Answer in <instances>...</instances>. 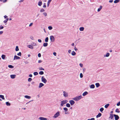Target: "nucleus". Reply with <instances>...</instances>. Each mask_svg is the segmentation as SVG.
<instances>
[{"instance_id": "31", "label": "nucleus", "mask_w": 120, "mask_h": 120, "mask_svg": "<svg viewBox=\"0 0 120 120\" xmlns=\"http://www.w3.org/2000/svg\"><path fill=\"white\" fill-rule=\"evenodd\" d=\"M6 105L7 106H9L11 105L10 103L8 102H6Z\"/></svg>"}, {"instance_id": "18", "label": "nucleus", "mask_w": 120, "mask_h": 120, "mask_svg": "<svg viewBox=\"0 0 120 120\" xmlns=\"http://www.w3.org/2000/svg\"><path fill=\"white\" fill-rule=\"evenodd\" d=\"M71 55L73 56H75L76 54V53L74 51H73L71 53Z\"/></svg>"}, {"instance_id": "11", "label": "nucleus", "mask_w": 120, "mask_h": 120, "mask_svg": "<svg viewBox=\"0 0 120 120\" xmlns=\"http://www.w3.org/2000/svg\"><path fill=\"white\" fill-rule=\"evenodd\" d=\"M39 119L40 120H47V119L46 118L41 117H40Z\"/></svg>"}, {"instance_id": "60", "label": "nucleus", "mask_w": 120, "mask_h": 120, "mask_svg": "<svg viewBox=\"0 0 120 120\" xmlns=\"http://www.w3.org/2000/svg\"><path fill=\"white\" fill-rule=\"evenodd\" d=\"M38 41L39 42H41V40L39 39L38 40Z\"/></svg>"}, {"instance_id": "55", "label": "nucleus", "mask_w": 120, "mask_h": 120, "mask_svg": "<svg viewBox=\"0 0 120 120\" xmlns=\"http://www.w3.org/2000/svg\"><path fill=\"white\" fill-rule=\"evenodd\" d=\"M79 65L81 67H82L83 66V64L82 63H80L79 64Z\"/></svg>"}, {"instance_id": "21", "label": "nucleus", "mask_w": 120, "mask_h": 120, "mask_svg": "<svg viewBox=\"0 0 120 120\" xmlns=\"http://www.w3.org/2000/svg\"><path fill=\"white\" fill-rule=\"evenodd\" d=\"M101 115V114L100 113H99L98 115H97L96 116V117L97 118H98L99 117H100Z\"/></svg>"}, {"instance_id": "1", "label": "nucleus", "mask_w": 120, "mask_h": 120, "mask_svg": "<svg viewBox=\"0 0 120 120\" xmlns=\"http://www.w3.org/2000/svg\"><path fill=\"white\" fill-rule=\"evenodd\" d=\"M82 98V96L80 95L79 96H76V97L73 98V99L75 101H77L79 100Z\"/></svg>"}, {"instance_id": "36", "label": "nucleus", "mask_w": 120, "mask_h": 120, "mask_svg": "<svg viewBox=\"0 0 120 120\" xmlns=\"http://www.w3.org/2000/svg\"><path fill=\"white\" fill-rule=\"evenodd\" d=\"M49 38L48 37H47L45 39V42H47L48 41Z\"/></svg>"}, {"instance_id": "59", "label": "nucleus", "mask_w": 120, "mask_h": 120, "mask_svg": "<svg viewBox=\"0 0 120 120\" xmlns=\"http://www.w3.org/2000/svg\"><path fill=\"white\" fill-rule=\"evenodd\" d=\"M38 57H40L41 56V55L40 53H39L38 54Z\"/></svg>"}, {"instance_id": "46", "label": "nucleus", "mask_w": 120, "mask_h": 120, "mask_svg": "<svg viewBox=\"0 0 120 120\" xmlns=\"http://www.w3.org/2000/svg\"><path fill=\"white\" fill-rule=\"evenodd\" d=\"M43 8H45L46 7V4L45 3H44L43 4Z\"/></svg>"}, {"instance_id": "54", "label": "nucleus", "mask_w": 120, "mask_h": 120, "mask_svg": "<svg viewBox=\"0 0 120 120\" xmlns=\"http://www.w3.org/2000/svg\"><path fill=\"white\" fill-rule=\"evenodd\" d=\"M33 24V23L32 22L29 25V27H30L32 26Z\"/></svg>"}, {"instance_id": "25", "label": "nucleus", "mask_w": 120, "mask_h": 120, "mask_svg": "<svg viewBox=\"0 0 120 120\" xmlns=\"http://www.w3.org/2000/svg\"><path fill=\"white\" fill-rule=\"evenodd\" d=\"M109 118H110L111 119H112V118H113V116L112 114L110 113Z\"/></svg>"}, {"instance_id": "45", "label": "nucleus", "mask_w": 120, "mask_h": 120, "mask_svg": "<svg viewBox=\"0 0 120 120\" xmlns=\"http://www.w3.org/2000/svg\"><path fill=\"white\" fill-rule=\"evenodd\" d=\"M17 55L18 56H21V52H19V53L17 54Z\"/></svg>"}, {"instance_id": "29", "label": "nucleus", "mask_w": 120, "mask_h": 120, "mask_svg": "<svg viewBox=\"0 0 120 120\" xmlns=\"http://www.w3.org/2000/svg\"><path fill=\"white\" fill-rule=\"evenodd\" d=\"M8 67L10 68H14V66L11 65H9Z\"/></svg>"}, {"instance_id": "58", "label": "nucleus", "mask_w": 120, "mask_h": 120, "mask_svg": "<svg viewBox=\"0 0 120 120\" xmlns=\"http://www.w3.org/2000/svg\"><path fill=\"white\" fill-rule=\"evenodd\" d=\"M53 55L55 56L56 55V52H54L53 53Z\"/></svg>"}, {"instance_id": "47", "label": "nucleus", "mask_w": 120, "mask_h": 120, "mask_svg": "<svg viewBox=\"0 0 120 120\" xmlns=\"http://www.w3.org/2000/svg\"><path fill=\"white\" fill-rule=\"evenodd\" d=\"M32 80V79L31 78H29L28 79V81L29 82H31Z\"/></svg>"}, {"instance_id": "28", "label": "nucleus", "mask_w": 120, "mask_h": 120, "mask_svg": "<svg viewBox=\"0 0 120 120\" xmlns=\"http://www.w3.org/2000/svg\"><path fill=\"white\" fill-rule=\"evenodd\" d=\"M0 98H2L3 100L4 99V95H0Z\"/></svg>"}, {"instance_id": "13", "label": "nucleus", "mask_w": 120, "mask_h": 120, "mask_svg": "<svg viewBox=\"0 0 120 120\" xmlns=\"http://www.w3.org/2000/svg\"><path fill=\"white\" fill-rule=\"evenodd\" d=\"M110 55V54L109 52H107L106 53V55H104V57H108Z\"/></svg>"}, {"instance_id": "56", "label": "nucleus", "mask_w": 120, "mask_h": 120, "mask_svg": "<svg viewBox=\"0 0 120 120\" xmlns=\"http://www.w3.org/2000/svg\"><path fill=\"white\" fill-rule=\"evenodd\" d=\"M30 38L32 40H33L34 38V37L32 36L30 37Z\"/></svg>"}, {"instance_id": "64", "label": "nucleus", "mask_w": 120, "mask_h": 120, "mask_svg": "<svg viewBox=\"0 0 120 120\" xmlns=\"http://www.w3.org/2000/svg\"><path fill=\"white\" fill-rule=\"evenodd\" d=\"M4 17L5 19H6L7 18H8V16L6 15H5L4 16Z\"/></svg>"}, {"instance_id": "7", "label": "nucleus", "mask_w": 120, "mask_h": 120, "mask_svg": "<svg viewBox=\"0 0 120 120\" xmlns=\"http://www.w3.org/2000/svg\"><path fill=\"white\" fill-rule=\"evenodd\" d=\"M50 39L51 41L52 42H53L54 40V38L53 36H50Z\"/></svg>"}, {"instance_id": "15", "label": "nucleus", "mask_w": 120, "mask_h": 120, "mask_svg": "<svg viewBox=\"0 0 120 120\" xmlns=\"http://www.w3.org/2000/svg\"><path fill=\"white\" fill-rule=\"evenodd\" d=\"M102 7L101 6H100V7L98 8L97 10V11L98 12H99L102 9Z\"/></svg>"}, {"instance_id": "23", "label": "nucleus", "mask_w": 120, "mask_h": 120, "mask_svg": "<svg viewBox=\"0 0 120 120\" xmlns=\"http://www.w3.org/2000/svg\"><path fill=\"white\" fill-rule=\"evenodd\" d=\"M48 43H44L43 44V46L44 47H46L48 46Z\"/></svg>"}, {"instance_id": "12", "label": "nucleus", "mask_w": 120, "mask_h": 120, "mask_svg": "<svg viewBox=\"0 0 120 120\" xmlns=\"http://www.w3.org/2000/svg\"><path fill=\"white\" fill-rule=\"evenodd\" d=\"M20 58L18 56H14V60H19L20 59Z\"/></svg>"}, {"instance_id": "62", "label": "nucleus", "mask_w": 120, "mask_h": 120, "mask_svg": "<svg viewBox=\"0 0 120 120\" xmlns=\"http://www.w3.org/2000/svg\"><path fill=\"white\" fill-rule=\"evenodd\" d=\"M7 0H3L2 2L4 3H5L7 2Z\"/></svg>"}, {"instance_id": "34", "label": "nucleus", "mask_w": 120, "mask_h": 120, "mask_svg": "<svg viewBox=\"0 0 120 120\" xmlns=\"http://www.w3.org/2000/svg\"><path fill=\"white\" fill-rule=\"evenodd\" d=\"M66 106L68 107H70L71 106L70 104L69 103H67L66 104Z\"/></svg>"}, {"instance_id": "9", "label": "nucleus", "mask_w": 120, "mask_h": 120, "mask_svg": "<svg viewBox=\"0 0 120 120\" xmlns=\"http://www.w3.org/2000/svg\"><path fill=\"white\" fill-rule=\"evenodd\" d=\"M113 116L115 117V120H118L119 119V117L117 115L114 114Z\"/></svg>"}, {"instance_id": "19", "label": "nucleus", "mask_w": 120, "mask_h": 120, "mask_svg": "<svg viewBox=\"0 0 120 120\" xmlns=\"http://www.w3.org/2000/svg\"><path fill=\"white\" fill-rule=\"evenodd\" d=\"M88 94V92L87 91H85L82 94V95L83 96H84L87 95Z\"/></svg>"}, {"instance_id": "26", "label": "nucleus", "mask_w": 120, "mask_h": 120, "mask_svg": "<svg viewBox=\"0 0 120 120\" xmlns=\"http://www.w3.org/2000/svg\"><path fill=\"white\" fill-rule=\"evenodd\" d=\"M95 85L97 87H98L100 86L99 84L98 83H96Z\"/></svg>"}, {"instance_id": "52", "label": "nucleus", "mask_w": 120, "mask_h": 120, "mask_svg": "<svg viewBox=\"0 0 120 120\" xmlns=\"http://www.w3.org/2000/svg\"><path fill=\"white\" fill-rule=\"evenodd\" d=\"M95 119L94 118H92L91 119H89L87 120H94Z\"/></svg>"}, {"instance_id": "8", "label": "nucleus", "mask_w": 120, "mask_h": 120, "mask_svg": "<svg viewBox=\"0 0 120 120\" xmlns=\"http://www.w3.org/2000/svg\"><path fill=\"white\" fill-rule=\"evenodd\" d=\"M16 75H10V77L12 79H14L16 77Z\"/></svg>"}, {"instance_id": "4", "label": "nucleus", "mask_w": 120, "mask_h": 120, "mask_svg": "<svg viewBox=\"0 0 120 120\" xmlns=\"http://www.w3.org/2000/svg\"><path fill=\"white\" fill-rule=\"evenodd\" d=\"M63 94V96L65 97H68V93L67 92L64 91Z\"/></svg>"}, {"instance_id": "5", "label": "nucleus", "mask_w": 120, "mask_h": 120, "mask_svg": "<svg viewBox=\"0 0 120 120\" xmlns=\"http://www.w3.org/2000/svg\"><path fill=\"white\" fill-rule=\"evenodd\" d=\"M41 81L44 83H46L47 82V80L45 78L44 76H42L41 78Z\"/></svg>"}, {"instance_id": "30", "label": "nucleus", "mask_w": 120, "mask_h": 120, "mask_svg": "<svg viewBox=\"0 0 120 120\" xmlns=\"http://www.w3.org/2000/svg\"><path fill=\"white\" fill-rule=\"evenodd\" d=\"M31 44L33 46H35L37 45L36 43L34 42H32V43Z\"/></svg>"}, {"instance_id": "49", "label": "nucleus", "mask_w": 120, "mask_h": 120, "mask_svg": "<svg viewBox=\"0 0 120 120\" xmlns=\"http://www.w3.org/2000/svg\"><path fill=\"white\" fill-rule=\"evenodd\" d=\"M80 77L81 78H82L83 77L82 74V73H80Z\"/></svg>"}, {"instance_id": "50", "label": "nucleus", "mask_w": 120, "mask_h": 120, "mask_svg": "<svg viewBox=\"0 0 120 120\" xmlns=\"http://www.w3.org/2000/svg\"><path fill=\"white\" fill-rule=\"evenodd\" d=\"M120 105V101L119 102L116 104L117 106H119Z\"/></svg>"}, {"instance_id": "51", "label": "nucleus", "mask_w": 120, "mask_h": 120, "mask_svg": "<svg viewBox=\"0 0 120 120\" xmlns=\"http://www.w3.org/2000/svg\"><path fill=\"white\" fill-rule=\"evenodd\" d=\"M71 50H70V49L68 51V53L69 54H70L71 53Z\"/></svg>"}, {"instance_id": "35", "label": "nucleus", "mask_w": 120, "mask_h": 120, "mask_svg": "<svg viewBox=\"0 0 120 120\" xmlns=\"http://www.w3.org/2000/svg\"><path fill=\"white\" fill-rule=\"evenodd\" d=\"M48 29L49 30H51L52 29V27L51 26H49L48 27Z\"/></svg>"}, {"instance_id": "61", "label": "nucleus", "mask_w": 120, "mask_h": 120, "mask_svg": "<svg viewBox=\"0 0 120 120\" xmlns=\"http://www.w3.org/2000/svg\"><path fill=\"white\" fill-rule=\"evenodd\" d=\"M113 0H110L109 1V2L110 3H112L113 2Z\"/></svg>"}, {"instance_id": "39", "label": "nucleus", "mask_w": 120, "mask_h": 120, "mask_svg": "<svg viewBox=\"0 0 120 120\" xmlns=\"http://www.w3.org/2000/svg\"><path fill=\"white\" fill-rule=\"evenodd\" d=\"M39 74L40 75H42L44 74V72L43 71H41L39 72Z\"/></svg>"}, {"instance_id": "43", "label": "nucleus", "mask_w": 120, "mask_h": 120, "mask_svg": "<svg viewBox=\"0 0 120 120\" xmlns=\"http://www.w3.org/2000/svg\"><path fill=\"white\" fill-rule=\"evenodd\" d=\"M8 20V18H7V19H6L4 21V23H6V22Z\"/></svg>"}, {"instance_id": "24", "label": "nucleus", "mask_w": 120, "mask_h": 120, "mask_svg": "<svg viewBox=\"0 0 120 120\" xmlns=\"http://www.w3.org/2000/svg\"><path fill=\"white\" fill-rule=\"evenodd\" d=\"M42 3L41 1H40L38 3V5L39 6H41L42 5Z\"/></svg>"}, {"instance_id": "53", "label": "nucleus", "mask_w": 120, "mask_h": 120, "mask_svg": "<svg viewBox=\"0 0 120 120\" xmlns=\"http://www.w3.org/2000/svg\"><path fill=\"white\" fill-rule=\"evenodd\" d=\"M4 28V27L2 25H1L0 27V30L3 29Z\"/></svg>"}, {"instance_id": "57", "label": "nucleus", "mask_w": 120, "mask_h": 120, "mask_svg": "<svg viewBox=\"0 0 120 120\" xmlns=\"http://www.w3.org/2000/svg\"><path fill=\"white\" fill-rule=\"evenodd\" d=\"M50 3V2H49L48 1V2L47 3V5L48 7H49Z\"/></svg>"}, {"instance_id": "48", "label": "nucleus", "mask_w": 120, "mask_h": 120, "mask_svg": "<svg viewBox=\"0 0 120 120\" xmlns=\"http://www.w3.org/2000/svg\"><path fill=\"white\" fill-rule=\"evenodd\" d=\"M39 69L40 70H44V69L42 67H40L39 68Z\"/></svg>"}, {"instance_id": "27", "label": "nucleus", "mask_w": 120, "mask_h": 120, "mask_svg": "<svg viewBox=\"0 0 120 120\" xmlns=\"http://www.w3.org/2000/svg\"><path fill=\"white\" fill-rule=\"evenodd\" d=\"M5 56L3 54L1 56V57L3 59V60L5 59Z\"/></svg>"}, {"instance_id": "32", "label": "nucleus", "mask_w": 120, "mask_h": 120, "mask_svg": "<svg viewBox=\"0 0 120 120\" xmlns=\"http://www.w3.org/2000/svg\"><path fill=\"white\" fill-rule=\"evenodd\" d=\"M109 104H108L106 105H105V107L106 108H107L109 106Z\"/></svg>"}, {"instance_id": "40", "label": "nucleus", "mask_w": 120, "mask_h": 120, "mask_svg": "<svg viewBox=\"0 0 120 120\" xmlns=\"http://www.w3.org/2000/svg\"><path fill=\"white\" fill-rule=\"evenodd\" d=\"M104 109L102 107L100 109V111L101 112H102L104 110Z\"/></svg>"}, {"instance_id": "44", "label": "nucleus", "mask_w": 120, "mask_h": 120, "mask_svg": "<svg viewBox=\"0 0 120 120\" xmlns=\"http://www.w3.org/2000/svg\"><path fill=\"white\" fill-rule=\"evenodd\" d=\"M45 11V10H44L43 8H41L40 10V12H42Z\"/></svg>"}, {"instance_id": "10", "label": "nucleus", "mask_w": 120, "mask_h": 120, "mask_svg": "<svg viewBox=\"0 0 120 120\" xmlns=\"http://www.w3.org/2000/svg\"><path fill=\"white\" fill-rule=\"evenodd\" d=\"M44 86V84L42 83H40L39 84L38 86V88H41L42 87Z\"/></svg>"}, {"instance_id": "42", "label": "nucleus", "mask_w": 120, "mask_h": 120, "mask_svg": "<svg viewBox=\"0 0 120 120\" xmlns=\"http://www.w3.org/2000/svg\"><path fill=\"white\" fill-rule=\"evenodd\" d=\"M34 75H38V73L37 72H36L34 73Z\"/></svg>"}, {"instance_id": "33", "label": "nucleus", "mask_w": 120, "mask_h": 120, "mask_svg": "<svg viewBox=\"0 0 120 120\" xmlns=\"http://www.w3.org/2000/svg\"><path fill=\"white\" fill-rule=\"evenodd\" d=\"M120 1V0H115L114 1V3H118Z\"/></svg>"}, {"instance_id": "2", "label": "nucleus", "mask_w": 120, "mask_h": 120, "mask_svg": "<svg viewBox=\"0 0 120 120\" xmlns=\"http://www.w3.org/2000/svg\"><path fill=\"white\" fill-rule=\"evenodd\" d=\"M68 102V101L66 100L61 101L60 104V106L62 107L64 105L66 104Z\"/></svg>"}, {"instance_id": "6", "label": "nucleus", "mask_w": 120, "mask_h": 120, "mask_svg": "<svg viewBox=\"0 0 120 120\" xmlns=\"http://www.w3.org/2000/svg\"><path fill=\"white\" fill-rule=\"evenodd\" d=\"M69 102L71 106L73 105L75 103V102L74 101L72 100H70L69 101Z\"/></svg>"}, {"instance_id": "14", "label": "nucleus", "mask_w": 120, "mask_h": 120, "mask_svg": "<svg viewBox=\"0 0 120 120\" xmlns=\"http://www.w3.org/2000/svg\"><path fill=\"white\" fill-rule=\"evenodd\" d=\"M27 47L29 48H30L31 49H33L34 48V47L33 46L31 45H27Z\"/></svg>"}, {"instance_id": "17", "label": "nucleus", "mask_w": 120, "mask_h": 120, "mask_svg": "<svg viewBox=\"0 0 120 120\" xmlns=\"http://www.w3.org/2000/svg\"><path fill=\"white\" fill-rule=\"evenodd\" d=\"M84 28L83 27H80L79 28V30L81 31H82L84 30Z\"/></svg>"}, {"instance_id": "20", "label": "nucleus", "mask_w": 120, "mask_h": 120, "mask_svg": "<svg viewBox=\"0 0 120 120\" xmlns=\"http://www.w3.org/2000/svg\"><path fill=\"white\" fill-rule=\"evenodd\" d=\"M95 88V86L94 84H92L90 86V88L93 89Z\"/></svg>"}, {"instance_id": "16", "label": "nucleus", "mask_w": 120, "mask_h": 120, "mask_svg": "<svg viewBox=\"0 0 120 120\" xmlns=\"http://www.w3.org/2000/svg\"><path fill=\"white\" fill-rule=\"evenodd\" d=\"M24 97L25 98L28 99H30L31 98V97L30 96L28 95L25 96Z\"/></svg>"}, {"instance_id": "63", "label": "nucleus", "mask_w": 120, "mask_h": 120, "mask_svg": "<svg viewBox=\"0 0 120 120\" xmlns=\"http://www.w3.org/2000/svg\"><path fill=\"white\" fill-rule=\"evenodd\" d=\"M42 62V61H41V60H38V63H40L41 62Z\"/></svg>"}, {"instance_id": "3", "label": "nucleus", "mask_w": 120, "mask_h": 120, "mask_svg": "<svg viewBox=\"0 0 120 120\" xmlns=\"http://www.w3.org/2000/svg\"><path fill=\"white\" fill-rule=\"evenodd\" d=\"M60 115V112L59 111H58L54 115L53 117L56 118L58 117Z\"/></svg>"}, {"instance_id": "38", "label": "nucleus", "mask_w": 120, "mask_h": 120, "mask_svg": "<svg viewBox=\"0 0 120 120\" xmlns=\"http://www.w3.org/2000/svg\"><path fill=\"white\" fill-rule=\"evenodd\" d=\"M43 14L45 17H46L47 15V13L46 12H44Z\"/></svg>"}, {"instance_id": "41", "label": "nucleus", "mask_w": 120, "mask_h": 120, "mask_svg": "<svg viewBox=\"0 0 120 120\" xmlns=\"http://www.w3.org/2000/svg\"><path fill=\"white\" fill-rule=\"evenodd\" d=\"M115 111L116 112L118 113H119L120 112V111H119L118 109H116V110Z\"/></svg>"}, {"instance_id": "22", "label": "nucleus", "mask_w": 120, "mask_h": 120, "mask_svg": "<svg viewBox=\"0 0 120 120\" xmlns=\"http://www.w3.org/2000/svg\"><path fill=\"white\" fill-rule=\"evenodd\" d=\"M63 109L64 111L65 112H67L68 111V109L67 108H63Z\"/></svg>"}, {"instance_id": "37", "label": "nucleus", "mask_w": 120, "mask_h": 120, "mask_svg": "<svg viewBox=\"0 0 120 120\" xmlns=\"http://www.w3.org/2000/svg\"><path fill=\"white\" fill-rule=\"evenodd\" d=\"M15 50L16 51H18L19 50V49L18 46H16Z\"/></svg>"}]
</instances>
